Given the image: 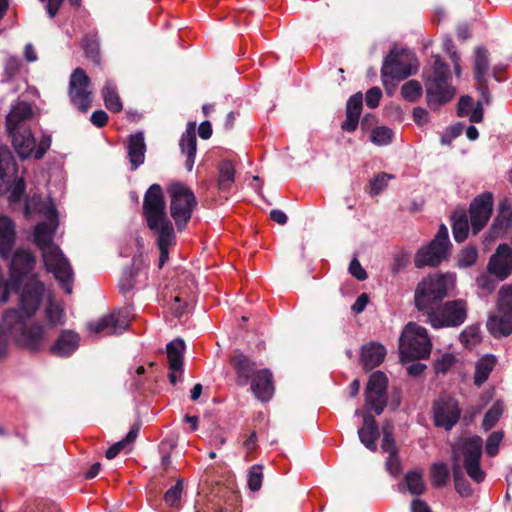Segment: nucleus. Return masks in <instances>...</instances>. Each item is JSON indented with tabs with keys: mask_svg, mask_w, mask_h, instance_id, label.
<instances>
[{
	"mask_svg": "<svg viewBox=\"0 0 512 512\" xmlns=\"http://www.w3.org/2000/svg\"><path fill=\"white\" fill-rule=\"evenodd\" d=\"M449 280L450 277L443 274L428 276L415 289V306L426 317L425 322L433 328L457 327L467 317L464 300L457 299L441 304L447 296Z\"/></svg>",
	"mask_w": 512,
	"mask_h": 512,
	"instance_id": "nucleus-1",
	"label": "nucleus"
},
{
	"mask_svg": "<svg viewBox=\"0 0 512 512\" xmlns=\"http://www.w3.org/2000/svg\"><path fill=\"white\" fill-rule=\"evenodd\" d=\"M49 222H40L35 227V243L43 251L42 257L47 271L52 272L66 293L72 292L73 271L61 249L52 243L57 228V210L52 205L46 211Z\"/></svg>",
	"mask_w": 512,
	"mask_h": 512,
	"instance_id": "nucleus-2",
	"label": "nucleus"
},
{
	"mask_svg": "<svg viewBox=\"0 0 512 512\" xmlns=\"http://www.w3.org/2000/svg\"><path fill=\"white\" fill-rule=\"evenodd\" d=\"M29 319L16 309H8L3 315V328L18 346L38 352L46 342L45 328L40 324L28 325Z\"/></svg>",
	"mask_w": 512,
	"mask_h": 512,
	"instance_id": "nucleus-3",
	"label": "nucleus"
},
{
	"mask_svg": "<svg viewBox=\"0 0 512 512\" xmlns=\"http://www.w3.org/2000/svg\"><path fill=\"white\" fill-rule=\"evenodd\" d=\"M449 67L429 66L423 71L426 102L431 110H438L450 102L456 94Z\"/></svg>",
	"mask_w": 512,
	"mask_h": 512,
	"instance_id": "nucleus-4",
	"label": "nucleus"
},
{
	"mask_svg": "<svg viewBox=\"0 0 512 512\" xmlns=\"http://www.w3.org/2000/svg\"><path fill=\"white\" fill-rule=\"evenodd\" d=\"M143 216L151 231L173 228L166 213V202L162 187L152 184L145 192L143 199Z\"/></svg>",
	"mask_w": 512,
	"mask_h": 512,
	"instance_id": "nucleus-5",
	"label": "nucleus"
},
{
	"mask_svg": "<svg viewBox=\"0 0 512 512\" xmlns=\"http://www.w3.org/2000/svg\"><path fill=\"white\" fill-rule=\"evenodd\" d=\"M171 197L170 214L178 230L186 227L191 219L193 209L197 205L193 191L182 182H172L168 187Z\"/></svg>",
	"mask_w": 512,
	"mask_h": 512,
	"instance_id": "nucleus-6",
	"label": "nucleus"
},
{
	"mask_svg": "<svg viewBox=\"0 0 512 512\" xmlns=\"http://www.w3.org/2000/svg\"><path fill=\"white\" fill-rule=\"evenodd\" d=\"M499 315L491 314L487 320V330L495 338L512 334V285H503L496 302Z\"/></svg>",
	"mask_w": 512,
	"mask_h": 512,
	"instance_id": "nucleus-7",
	"label": "nucleus"
},
{
	"mask_svg": "<svg viewBox=\"0 0 512 512\" xmlns=\"http://www.w3.org/2000/svg\"><path fill=\"white\" fill-rule=\"evenodd\" d=\"M36 258L33 253L27 250H17L10 263V277L9 280L3 284V293L1 295V301L6 303L9 298L10 291H18L21 288L23 281L35 278L31 276V272L34 269Z\"/></svg>",
	"mask_w": 512,
	"mask_h": 512,
	"instance_id": "nucleus-8",
	"label": "nucleus"
},
{
	"mask_svg": "<svg viewBox=\"0 0 512 512\" xmlns=\"http://www.w3.org/2000/svg\"><path fill=\"white\" fill-rule=\"evenodd\" d=\"M388 378L382 371L373 372L365 388V406L380 415L387 406Z\"/></svg>",
	"mask_w": 512,
	"mask_h": 512,
	"instance_id": "nucleus-9",
	"label": "nucleus"
},
{
	"mask_svg": "<svg viewBox=\"0 0 512 512\" xmlns=\"http://www.w3.org/2000/svg\"><path fill=\"white\" fill-rule=\"evenodd\" d=\"M432 414L434 425L449 431L459 421L461 410L455 398L444 395L433 402Z\"/></svg>",
	"mask_w": 512,
	"mask_h": 512,
	"instance_id": "nucleus-10",
	"label": "nucleus"
},
{
	"mask_svg": "<svg viewBox=\"0 0 512 512\" xmlns=\"http://www.w3.org/2000/svg\"><path fill=\"white\" fill-rule=\"evenodd\" d=\"M90 78L80 67L76 68L70 76L69 97L79 111L86 112L92 103Z\"/></svg>",
	"mask_w": 512,
	"mask_h": 512,
	"instance_id": "nucleus-11",
	"label": "nucleus"
},
{
	"mask_svg": "<svg viewBox=\"0 0 512 512\" xmlns=\"http://www.w3.org/2000/svg\"><path fill=\"white\" fill-rule=\"evenodd\" d=\"M19 295V303L21 309L25 313L26 318H31L38 310L42 301L44 286L36 278H31L23 281L21 288L18 291H10Z\"/></svg>",
	"mask_w": 512,
	"mask_h": 512,
	"instance_id": "nucleus-12",
	"label": "nucleus"
},
{
	"mask_svg": "<svg viewBox=\"0 0 512 512\" xmlns=\"http://www.w3.org/2000/svg\"><path fill=\"white\" fill-rule=\"evenodd\" d=\"M464 468L468 476L477 483L485 479V472L480 467L482 440L480 437L468 438L462 446Z\"/></svg>",
	"mask_w": 512,
	"mask_h": 512,
	"instance_id": "nucleus-13",
	"label": "nucleus"
},
{
	"mask_svg": "<svg viewBox=\"0 0 512 512\" xmlns=\"http://www.w3.org/2000/svg\"><path fill=\"white\" fill-rule=\"evenodd\" d=\"M493 211V195L484 192L476 196L469 206L473 234H478L487 224Z\"/></svg>",
	"mask_w": 512,
	"mask_h": 512,
	"instance_id": "nucleus-14",
	"label": "nucleus"
},
{
	"mask_svg": "<svg viewBox=\"0 0 512 512\" xmlns=\"http://www.w3.org/2000/svg\"><path fill=\"white\" fill-rule=\"evenodd\" d=\"M431 342L424 344L415 336L404 337L402 333L399 340L400 360L402 363L411 362L429 357L431 352Z\"/></svg>",
	"mask_w": 512,
	"mask_h": 512,
	"instance_id": "nucleus-15",
	"label": "nucleus"
},
{
	"mask_svg": "<svg viewBox=\"0 0 512 512\" xmlns=\"http://www.w3.org/2000/svg\"><path fill=\"white\" fill-rule=\"evenodd\" d=\"M185 347V342L181 338H176L166 345L168 368L170 371L168 377L172 385H175L183 374Z\"/></svg>",
	"mask_w": 512,
	"mask_h": 512,
	"instance_id": "nucleus-16",
	"label": "nucleus"
},
{
	"mask_svg": "<svg viewBox=\"0 0 512 512\" xmlns=\"http://www.w3.org/2000/svg\"><path fill=\"white\" fill-rule=\"evenodd\" d=\"M230 364L236 373V383L241 387L248 385L258 371L256 362L238 349L231 355Z\"/></svg>",
	"mask_w": 512,
	"mask_h": 512,
	"instance_id": "nucleus-17",
	"label": "nucleus"
},
{
	"mask_svg": "<svg viewBox=\"0 0 512 512\" xmlns=\"http://www.w3.org/2000/svg\"><path fill=\"white\" fill-rule=\"evenodd\" d=\"M448 254L449 248L431 240L417 251L414 257V264L417 268L425 266L436 267L448 258Z\"/></svg>",
	"mask_w": 512,
	"mask_h": 512,
	"instance_id": "nucleus-18",
	"label": "nucleus"
},
{
	"mask_svg": "<svg viewBox=\"0 0 512 512\" xmlns=\"http://www.w3.org/2000/svg\"><path fill=\"white\" fill-rule=\"evenodd\" d=\"M503 66H475L474 79L477 83V89L481 94L483 103L489 104L491 100L488 84L490 78H494L497 82L503 80L501 73Z\"/></svg>",
	"mask_w": 512,
	"mask_h": 512,
	"instance_id": "nucleus-19",
	"label": "nucleus"
},
{
	"mask_svg": "<svg viewBox=\"0 0 512 512\" xmlns=\"http://www.w3.org/2000/svg\"><path fill=\"white\" fill-rule=\"evenodd\" d=\"M360 410L355 411V415H360ZM363 426L358 430L360 442L371 452L377 451V440L380 436L379 426L373 415L362 413Z\"/></svg>",
	"mask_w": 512,
	"mask_h": 512,
	"instance_id": "nucleus-20",
	"label": "nucleus"
},
{
	"mask_svg": "<svg viewBox=\"0 0 512 512\" xmlns=\"http://www.w3.org/2000/svg\"><path fill=\"white\" fill-rule=\"evenodd\" d=\"M250 384L251 390L257 399L266 402L272 398L275 387L273 375L269 369L258 370Z\"/></svg>",
	"mask_w": 512,
	"mask_h": 512,
	"instance_id": "nucleus-21",
	"label": "nucleus"
},
{
	"mask_svg": "<svg viewBox=\"0 0 512 512\" xmlns=\"http://www.w3.org/2000/svg\"><path fill=\"white\" fill-rule=\"evenodd\" d=\"M128 327L127 316L119 312H113L99 319L95 323H90L89 328L95 333L106 332V334H120Z\"/></svg>",
	"mask_w": 512,
	"mask_h": 512,
	"instance_id": "nucleus-22",
	"label": "nucleus"
},
{
	"mask_svg": "<svg viewBox=\"0 0 512 512\" xmlns=\"http://www.w3.org/2000/svg\"><path fill=\"white\" fill-rule=\"evenodd\" d=\"M512 228V203L508 199H504L499 204V211L495 217L491 227L489 228V236L495 239L506 234Z\"/></svg>",
	"mask_w": 512,
	"mask_h": 512,
	"instance_id": "nucleus-23",
	"label": "nucleus"
},
{
	"mask_svg": "<svg viewBox=\"0 0 512 512\" xmlns=\"http://www.w3.org/2000/svg\"><path fill=\"white\" fill-rule=\"evenodd\" d=\"M80 337L72 330H63L55 343L49 348V352L58 357L72 355L79 346Z\"/></svg>",
	"mask_w": 512,
	"mask_h": 512,
	"instance_id": "nucleus-24",
	"label": "nucleus"
},
{
	"mask_svg": "<svg viewBox=\"0 0 512 512\" xmlns=\"http://www.w3.org/2000/svg\"><path fill=\"white\" fill-rule=\"evenodd\" d=\"M12 137L13 147L21 159H27L34 151L36 142L30 129L8 131Z\"/></svg>",
	"mask_w": 512,
	"mask_h": 512,
	"instance_id": "nucleus-25",
	"label": "nucleus"
},
{
	"mask_svg": "<svg viewBox=\"0 0 512 512\" xmlns=\"http://www.w3.org/2000/svg\"><path fill=\"white\" fill-rule=\"evenodd\" d=\"M386 349L377 342H370L361 348L360 362L365 371L378 367L385 359Z\"/></svg>",
	"mask_w": 512,
	"mask_h": 512,
	"instance_id": "nucleus-26",
	"label": "nucleus"
},
{
	"mask_svg": "<svg viewBox=\"0 0 512 512\" xmlns=\"http://www.w3.org/2000/svg\"><path fill=\"white\" fill-rule=\"evenodd\" d=\"M196 123L189 122L185 133H183L180 139V148L183 154L187 156L185 160V167L188 171H192L195 156L197 151V138H196Z\"/></svg>",
	"mask_w": 512,
	"mask_h": 512,
	"instance_id": "nucleus-27",
	"label": "nucleus"
},
{
	"mask_svg": "<svg viewBox=\"0 0 512 512\" xmlns=\"http://www.w3.org/2000/svg\"><path fill=\"white\" fill-rule=\"evenodd\" d=\"M127 150L131 170L134 171L142 165L145 160L146 144L144 140V133L142 131L129 135Z\"/></svg>",
	"mask_w": 512,
	"mask_h": 512,
	"instance_id": "nucleus-28",
	"label": "nucleus"
},
{
	"mask_svg": "<svg viewBox=\"0 0 512 512\" xmlns=\"http://www.w3.org/2000/svg\"><path fill=\"white\" fill-rule=\"evenodd\" d=\"M417 72L418 66H381V78L385 87H395L399 82Z\"/></svg>",
	"mask_w": 512,
	"mask_h": 512,
	"instance_id": "nucleus-29",
	"label": "nucleus"
},
{
	"mask_svg": "<svg viewBox=\"0 0 512 512\" xmlns=\"http://www.w3.org/2000/svg\"><path fill=\"white\" fill-rule=\"evenodd\" d=\"M15 243V225L7 216H0V256L3 259L10 257Z\"/></svg>",
	"mask_w": 512,
	"mask_h": 512,
	"instance_id": "nucleus-30",
	"label": "nucleus"
},
{
	"mask_svg": "<svg viewBox=\"0 0 512 512\" xmlns=\"http://www.w3.org/2000/svg\"><path fill=\"white\" fill-rule=\"evenodd\" d=\"M32 109L29 103L22 101L17 103L7 115L6 126L8 131L26 129L22 123L31 118Z\"/></svg>",
	"mask_w": 512,
	"mask_h": 512,
	"instance_id": "nucleus-31",
	"label": "nucleus"
},
{
	"mask_svg": "<svg viewBox=\"0 0 512 512\" xmlns=\"http://www.w3.org/2000/svg\"><path fill=\"white\" fill-rule=\"evenodd\" d=\"M157 235V246L159 249V262L158 268L161 269L169 259L168 247L174 243L175 233L174 228H165L158 231H152Z\"/></svg>",
	"mask_w": 512,
	"mask_h": 512,
	"instance_id": "nucleus-32",
	"label": "nucleus"
},
{
	"mask_svg": "<svg viewBox=\"0 0 512 512\" xmlns=\"http://www.w3.org/2000/svg\"><path fill=\"white\" fill-rule=\"evenodd\" d=\"M217 187L221 192H229L235 182V167L230 160H222L218 164Z\"/></svg>",
	"mask_w": 512,
	"mask_h": 512,
	"instance_id": "nucleus-33",
	"label": "nucleus"
},
{
	"mask_svg": "<svg viewBox=\"0 0 512 512\" xmlns=\"http://www.w3.org/2000/svg\"><path fill=\"white\" fill-rule=\"evenodd\" d=\"M417 59L414 52L398 44H394L384 58L383 64H413Z\"/></svg>",
	"mask_w": 512,
	"mask_h": 512,
	"instance_id": "nucleus-34",
	"label": "nucleus"
},
{
	"mask_svg": "<svg viewBox=\"0 0 512 512\" xmlns=\"http://www.w3.org/2000/svg\"><path fill=\"white\" fill-rule=\"evenodd\" d=\"M496 362L497 359L494 355H485L477 361L474 373V384L477 387H480L486 382L495 367Z\"/></svg>",
	"mask_w": 512,
	"mask_h": 512,
	"instance_id": "nucleus-35",
	"label": "nucleus"
},
{
	"mask_svg": "<svg viewBox=\"0 0 512 512\" xmlns=\"http://www.w3.org/2000/svg\"><path fill=\"white\" fill-rule=\"evenodd\" d=\"M452 233L456 242H463L469 233V223L464 210H456L451 215Z\"/></svg>",
	"mask_w": 512,
	"mask_h": 512,
	"instance_id": "nucleus-36",
	"label": "nucleus"
},
{
	"mask_svg": "<svg viewBox=\"0 0 512 512\" xmlns=\"http://www.w3.org/2000/svg\"><path fill=\"white\" fill-rule=\"evenodd\" d=\"M487 269L489 274L496 276L498 280H505L512 273V259L491 256Z\"/></svg>",
	"mask_w": 512,
	"mask_h": 512,
	"instance_id": "nucleus-37",
	"label": "nucleus"
},
{
	"mask_svg": "<svg viewBox=\"0 0 512 512\" xmlns=\"http://www.w3.org/2000/svg\"><path fill=\"white\" fill-rule=\"evenodd\" d=\"M453 460H454V464H453L452 472H453L455 490L461 497H470L473 493V490H472L469 482L467 481V479L464 476L462 468L458 463V457L455 453L453 455Z\"/></svg>",
	"mask_w": 512,
	"mask_h": 512,
	"instance_id": "nucleus-38",
	"label": "nucleus"
},
{
	"mask_svg": "<svg viewBox=\"0 0 512 512\" xmlns=\"http://www.w3.org/2000/svg\"><path fill=\"white\" fill-rule=\"evenodd\" d=\"M102 95L106 108L113 112L119 113L123 109L117 87L110 81H107L102 89Z\"/></svg>",
	"mask_w": 512,
	"mask_h": 512,
	"instance_id": "nucleus-39",
	"label": "nucleus"
},
{
	"mask_svg": "<svg viewBox=\"0 0 512 512\" xmlns=\"http://www.w3.org/2000/svg\"><path fill=\"white\" fill-rule=\"evenodd\" d=\"M139 430H140V424L139 423L133 424L132 427L130 428L129 432L125 436V438L114 443L112 446H110L106 450V452H105L106 458L109 460L115 458L125 448L126 445L133 443L138 436Z\"/></svg>",
	"mask_w": 512,
	"mask_h": 512,
	"instance_id": "nucleus-40",
	"label": "nucleus"
},
{
	"mask_svg": "<svg viewBox=\"0 0 512 512\" xmlns=\"http://www.w3.org/2000/svg\"><path fill=\"white\" fill-rule=\"evenodd\" d=\"M504 413V403L501 400H497L493 403V405L488 409L485 413L482 428L485 431L491 430L499 421Z\"/></svg>",
	"mask_w": 512,
	"mask_h": 512,
	"instance_id": "nucleus-41",
	"label": "nucleus"
},
{
	"mask_svg": "<svg viewBox=\"0 0 512 512\" xmlns=\"http://www.w3.org/2000/svg\"><path fill=\"white\" fill-rule=\"evenodd\" d=\"M405 483L407 486L408 491L412 495H422L425 490L426 486L423 480L422 472L420 471H409L405 475Z\"/></svg>",
	"mask_w": 512,
	"mask_h": 512,
	"instance_id": "nucleus-42",
	"label": "nucleus"
},
{
	"mask_svg": "<svg viewBox=\"0 0 512 512\" xmlns=\"http://www.w3.org/2000/svg\"><path fill=\"white\" fill-rule=\"evenodd\" d=\"M431 482L436 488L445 486L450 478V472L445 463L438 462L434 463L431 467Z\"/></svg>",
	"mask_w": 512,
	"mask_h": 512,
	"instance_id": "nucleus-43",
	"label": "nucleus"
},
{
	"mask_svg": "<svg viewBox=\"0 0 512 512\" xmlns=\"http://www.w3.org/2000/svg\"><path fill=\"white\" fill-rule=\"evenodd\" d=\"M394 132L387 126H376L372 129L370 140L377 146L389 145L393 140Z\"/></svg>",
	"mask_w": 512,
	"mask_h": 512,
	"instance_id": "nucleus-44",
	"label": "nucleus"
},
{
	"mask_svg": "<svg viewBox=\"0 0 512 512\" xmlns=\"http://www.w3.org/2000/svg\"><path fill=\"white\" fill-rule=\"evenodd\" d=\"M423 88L419 81L409 80L401 87V95L408 102H416L422 96Z\"/></svg>",
	"mask_w": 512,
	"mask_h": 512,
	"instance_id": "nucleus-45",
	"label": "nucleus"
},
{
	"mask_svg": "<svg viewBox=\"0 0 512 512\" xmlns=\"http://www.w3.org/2000/svg\"><path fill=\"white\" fill-rule=\"evenodd\" d=\"M183 491L182 480H178L164 494V501L170 507L178 508L180 506Z\"/></svg>",
	"mask_w": 512,
	"mask_h": 512,
	"instance_id": "nucleus-46",
	"label": "nucleus"
},
{
	"mask_svg": "<svg viewBox=\"0 0 512 512\" xmlns=\"http://www.w3.org/2000/svg\"><path fill=\"white\" fill-rule=\"evenodd\" d=\"M263 466L255 464L251 466L248 472V487L251 491H259L262 486Z\"/></svg>",
	"mask_w": 512,
	"mask_h": 512,
	"instance_id": "nucleus-47",
	"label": "nucleus"
},
{
	"mask_svg": "<svg viewBox=\"0 0 512 512\" xmlns=\"http://www.w3.org/2000/svg\"><path fill=\"white\" fill-rule=\"evenodd\" d=\"M503 437L504 432L501 430L494 431L488 436L486 440L485 451L489 457H495L498 454L499 445L502 442Z\"/></svg>",
	"mask_w": 512,
	"mask_h": 512,
	"instance_id": "nucleus-48",
	"label": "nucleus"
},
{
	"mask_svg": "<svg viewBox=\"0 0 512 512\" xmlns=\"http://www.w3.org/2000/svg\"><path fill=\"white\" fill-rule=\"evenodd\" d=\"M393 178V175L382 172L376 175L370 181V190L369 193L371 195L380 194L388 185V181Z\"/></svg>",
	"mask_w": 512,
	"mask_h": 512,
	"instance_id": "nucleus-49",
	"label": "nucleus"
},
{
	"mask_svg": "<svg viewBox=\"0 0 512 512\" xmlns=\"http://www.w3.org/2000/svg\"><path fill=\"white\" fill-rule=\"evenodd\" d=\"M477 258V249L474 246H467L461 250L458 256V264L461 267H470L475 264Z\"/></svg>",
	"mask_w": 512,
	"mask_h": 512,
	"instance_id": "nucleus-50",
	"label": "nucleus"
},
{
	"mask_svg": "<svg viewBox=\"0 0 512 512\" xmlns=\"http://www.w3.org/2000/svg\"><path fill=\"white\" fill-rule=\"evenodd\" d=\"M403 334L404 337L415 336L416 339L422 341L424 344H426V342H431L426 328L414 323H409L405 327Z\"/></svg>",
	"mask_w": 512,
	"mask_h": 512,
	"instance_id": "nucleus-51",
	"label": "nucleus"
},
{
	"mask_svg": "<svg viewBox=\"0 0 512 512\" xmlns=\"http://www.w3.org/2000/svg\"><path fill=\"white\" fill-rule=\"evenodd\" d=\"M456 358L453 354L447 353L442 355L434 363V370L437 374H445L454 365Z\"/></svg>",
	"mask_w": 512,
	"mask_h": 512,
	"instance_id": "nucleus-52",
	"label": "nucleus"
},
{
	"mask_svg": "<svg viewBox=\"0 0 512 512\" xmlns=\"http://www.w3.org/2000/svg\"><path fill=\"white\" fill-rule=\"evenodd\" d=\"M363 107V95L361 92L353 94L346 103V113L361 116Z\"/></svg>",
	"mask_w": 512,
	"mask_h": 512,
	"instance_id": "nucleus-53",
	"label": "nucleus"
},
{
	"mask_svg": "<svg viewBox=\"0 0 512 512\" xmlns=\"http://www.w3.org/2000/svg\"><path fill=\"white\" fill-rule=\"evenodd\" d=\"M475 106L474 100L469 95L461 96L457 103V116L466 117L469 116L473 107Z\"/></svg>",
	"mask_w": 512,
	"mask_h": 512,
	"instance_id": "nucleus-54",
	"label": "nucleus"
},
{
	"mask_svg": "<svg viewBox=\"0 0 512 512\" xmlns=\"http://www.w3.org/2000/svg\"><path fill=\"white\" fill-rule=\"evenodd\" d=\"M83 49L91 61L97 60L99 44L94 37L86 36L83 39Z\"/></svg>",
	"mask_w": 512,
	"mask_h": 512,
	"instance_id": "nucleus-55",
	"label": "nucleus"
},
{
	"mask_svg": "<svg viewBox=\"0 0 512 512\" xmlns=\"http://www.w3.org/2000/svg\"><path fill=\"white\" fill-rule=\"evenodd\" d=\"M45 313L47 321L51 326H56L57 324L61 323L63 311L59 306L50 303L46 307Z\"/></svg>",
	"mask_w": 512,
	"mask_h": 512,
	"instance_id": "nucleus-56",
	"label": "nucleus"
},
{
	"mask_svg": "<svg viewBox=\"0 0 512 512\" xmlns=\"http://www.w3.org/2000/svg\"><path fill=\"white\" fill-rule=\"evenodd\" d=\"M382 98V91L379 87H372L368 89L365 95L366 105L374 109L379 106L380 100Z\"/></svg>",
	"mask_w": 512,
	"mask_h": 512,
	"instance_id": "nucleus-57",
	"label": "nucleus"
},
{
	"mask_svg": "<svg viewBox=\"0 0 512 512\" xmlns=\"http://www.w3.org/2000/svg\"><path fill=\"white\" fill-rule=\"evenodd\" d=\"M386 469L387 471L393 475L396 476L401 471V461L398 456V452L389 453V456L386 459Z\"/></svg>",
	"mask_w": 512,
	"mask_h": 512,
	"instance_id": "nucleus-58",
	"label": "nucleus"
},
{
	"mask_svg": "<svg viewBox=\"0 0 512 512\" xmlns=\"http://www.w3.org/2000/svg\"><path fill=\"white\" fill-rule=\"evenodd\" d=\"M349 273L359 281L367 279L368 275L357 258H353L349 264Z\"/></svg>",
	"mask_w": 512,
	"mask_h": 512,
	"instance_id": "nucleus-59",
	"label": "nucleus"
},
{
	"mask_svg": "<svg viewBox=\"0 0 512 512\" xmlns=\"http://www.w3.org/2000/svg\"><path fill=\"white\" fill-rule=\"evenodd\" d=\"M491 275L492 274H482L477 278L478 287L489 293H491L497 286V281Z\"/></svg>",
	"mask_w": 512,
	"mask_h": 512,
	"instance_id": "nucleus-60",
	"label": "nucleus"
},
{
	"mask_svg": "<svg viewBox=\"0 0 512 512\" xmlns=\"http://www.w3.org/2000/svg\"><path fill=\"white\" fill-rule=\"evenodd\" d=\"M360 122V116L352 114V113H346V119L341 123V129L345 132H354Z\"/></svg>",
	"mask_w": 512,
	"mask_h": 512,
	"instance_id": "nucleus-61",
	"label": "nucleus"
},
{
	"mask_svg": "<svg viewBox=\"0 0 512 512\" xmlns=\"http://www.w3.org/2000/svg\"><path fill=\"white\" fill-rule=\"evenodd\" d=\"M432 241L450 248L451 242L449 240L448 228L444 224L439 226L438 231Z\"/></svg>",
	"mask_w": 512,
	"mask_h": 512,
	"instance_id": "nucleus-62",
	"label": "nucleus"
},
{
	"mask_svg": "<svg viewBox=\"0 0 512 512\" xmlns=\"http://www.w3.org/2000/svg\"><path fill=\"white\" fill-rule=\"evenodd\" d=\"M51 146V137L50 136H44L40 140L37 148H34V158L37 160H40L44 157L45 153Z\"/></svg>",
	"mask_w": 512,
	"mask_h": 512,
	"instance_id": "nucleus-63",
	"label": "nucleus"
},
{
	"mask_svg": "<svg viewBox=\"0 0 512 512\" xmlns=\"http://www.w3.org/2000/svg\"><path fill=\"white\" fill-rule=\"evenodd\" d=\"M108 114L104 110H96L91 114L90 121L98 128L104 127L108 122Z\"/></svg>",
	"mask_w": 512,
	"mask_h": 512,
	"instance_id": "nucleus-64",
	"label": "nucleus"
}]
</instances>
